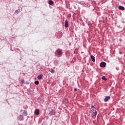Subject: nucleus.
Segmentation results:
<instances>
[{"label":"nucleus","instance_id":"nucleus-2","mask_svg":"<svg viewBox=\"0 0 125 125\" xmlns=\"http://www.w3.org/2000/svg\"><path fill=\"white\" fill-rule=\"evenodd\" d=\"M92 112L94 114L91 115L92 118H96V115H97V111L95 109H93Z\"/></svg>","mask_w":125,"mask_h":125},{"label":"nucleus","instance_id":"nucleus-3","mask_svg":"<svg viewBox=\"0 0 125 125\" xmlns=\"http://www.w3.org/2000/svg\"><path fill=\"white\" fill-rule=\"evenodd\" d=\"M100 67H102V68H105L106 67V62H102L100 63Z\"/></svg>","mask_w":125,"mask_h":125},{"label":"nucleus","instance_id":"nucleus-10","mask_svg":"<svg viewBox=\"0 0 125 125\" xmlns=\"http://www.w3.org/2000/svg\"><path fill=\"white\" fill-rule=\"evenodd\" d=\"M53 3H54V2H53L52 0H49L48 4H49V5H52Z\"/></svg>","mask_w":125,"mask_h":125},{"label":"nucleus","instance_id":"nucleus-21","mask_svg":"<svg viewBox=\"0 0 125 125\" xmlns=\"http://www.w3.org/2000/svg\"><path fill=\"white\" fill-rule=\"evenodd\" d=\"M65 55H66V57H68V56H69V53H66Z\"/></svg>","mask_w":125,"mask_h":125},{"label":"nucleus","instance_id":"nucleus-23","mask_svg":"<svg viewBox=\"0 0 125 125\" xmlns=\"http://www.w3.org/2000/svg\"><path fill=\"white\" fill-rule=\"evenodd\" d=\"M78 90V89L77 88H74V91H77Z\"/></svg>","mask_w":125,"mask_h":125},{"label":"nucleus","instance_id":"nucleus-17","mask_svg":"<svg viewBox=\"0 0 125 125\" xmlns=\"http://www.w3.org/2000/svg\"><path fill=\"white\" fill-rule=\"evenodd\" d=\"M20 12V9H18L15 11V13H17V14H18V13H19Z\"/></svg>","mask_w":125,"mask_h":125},{"label":"nucleus","instance_id":"nucleus-8","mask_svg":"<svg viewBox=\"0 0 125 125\" xmlns=\"http://www.w3.org/2000/svg\"><path fill=\"white\" fill-rule=\"evenodd\" d=\"M64 26L65 28H68L69 27V24L68 23V20L65 21Z\"/></svg>","mask_w":125,"mask_h":125},{"label":"nucleus","instance_id":"nucleus-14","mask_svg":"<svg viewBox=\"0 0 125 125\" xmlns=\"http://www.w3.org/2000/svg\"><path fill=\"white\" fill-rule=\"evenodd\" d=\"M49 72H50L52 74H54V73H55V70L52 68H51L49 70Z\"/></svg>","mask_w":125,"mask_h":125},{"label":"nucleus","instance_id":"nucleus-24","mask_svg":"<svg viewBox=\"0 0 125 125\" xmlns=\"http://www.w3.org/2000/svg\"><path fill=\"white\" fill-rule=\"evenodd\" d=\"M25 83H26L27 84H29V83H30L28 82L27 81H26L25 82Z\"/></svg>","mask_w":125,"mask_h":125},{"label":"nucleus","instance_id":"nucleus-6","mask_svg":"<svg viewBox=\"0 0 125 125\" xmlns=\"http://www.w3.org/2000/svg\"><path fill=\"white\" fill-rule=\"evenodd\" d=\"M22 114L25 116V117L28 116V112L27 111V110L24 109Z\"/></svg>","mask_w":125,"mask_h":125},{"label":"nucleus","instance_id":"nucleus-22","mask_svg":"<svg viewBox=\"0 0 125 125\" xmlns=\"http://www.w3.org/2000/svg\"><path fill=\"white\" fill-rule=\"evenodd\" d=\"M91 108H92V109H95V107H94V106H93V105H92V106H91Z\"/></svg>","mask_w":125,"mask_h":125},{"label":"nucleus","instance_id":"nucleus-26","mask_svg":"<svg viewBox=\"0 0 125 125\" xmlns=\"http://www.w3.org/2000/svg\"><path fill=\"white\" fill-rule=\"evenodd\" d=\"M119 54H123V52H119Z\"/></svg>","mask_w":125,"mask_h":125},{"label":"nucleus","instance_id":"nucleus-20","mask_svg":"<svg viewBox=\"0 0 125 125\" xmlns=\"http://www.w3.org/2000/svg\"><path fill=\"white\" fill-rule=\"evenodd\" d=\"M49 118V117L48 116H45L44 117V119H45V120H48Z\"/></svg>","mask_w":125,"mask_h":125},{"label":"nucleus","instance_id":"nucleus-13","mask_svg":"<svg viewBox=\"0 0 125 125\" xmlns=\"http://www.w3.org/2000/svg\"><path fill=\"white\" fill-rule=\"evenodd\" d=\"M55 114V112L54 111V110H51L50 112V115H54Z\"/></svg>","mask_w":125,"mask_h":125},{"label":"nucleus","instance_id":"nucleus-7","mask_svg":"<svg viewBox=\"0 0 125 125\" xmlns=\"http://www.w3.org/2000/svg\"><path fill=\"white\" fill-rule=\"evenodd\" d=\"M110 98H111V97L106 96L105 98L104 99V101L105 102H107L108 100H110Z\"/></svg>","mask_w":125,"mask_h":125},{"label":"nucleus","instance_id":"nucleus-11","mask_svg":"<svg viewBox=\"0 0 125 125\" xmlns=\"http://www.w3.org/2000/svg\"><path fill=\"white\" fill-rule=\"evenodd\" d=\"M119 9H120V10H125V7L120 5L119 6Z\"/></svg>","mask_w":125,"mask_h":125},{"label":"nucleus","instance_id":"nucleus-27","mask_svg":"<svg viewBox=\"0 0 125 125\" xmlns=\"http://www.w3.org/2000/svg\"><path fill=\"white\" fill-rule=\"evenodd\" d=\"M23 111V110L22 109H21V112Z\"/></svg>","mask_w":125,"mask_h":125},{"label":"nucleus","instance_id":"nucleus-18","mask_svg":"<svg viewBox=\"0 0 125 125\" xmlns=\"http://www.w3.org/2000/svg\"><path fill=\"white\" fill-rule=\"evenodd\" d=\"M21 83H24V84H26V83H25V81H24V80H21Z\"/></svg>","mask_w":125,"mask_h":125},{"label":"nucleus","instance_id":"nucleus-1","mask_svg":"<svg viewBox=\"0 0 125 125\" xmlns=\"http://www.w3.org/2000/svg\"><path fill=\"white\" fill-rule=\"evenodd\" d=\"M25 119L24 116L22 115H20L17 117L18 121L21 122V121H23Z\"/></svg>","mask_w":125,"mask_h":125},{"label":"nucleus","instance_id":"nucleus-5","mask_svg":"<svg viewBox=\"0 0 125 125\" xmlns=\"http://www.w3.org/2000/svg\"><path fill=\"white\" fill-rule=\"evenodd\" d=\"M34 114L37 116H38V115H40V110H39V109H36L34 111Z\"/></svg>","mask_w":125,"mask_h":125},{"label":"nucleus","instance_id":"nucleus-15","mask_svg":"<svg viewBox=\"0 0 125 125\" xmlns=\"http://www.w3.org/2000/svg\"><path fill=\"white\" fill-rule=\"evenodd\" d=\"M34 83L36 85H38V84H40V82H39V81H35Z\"/></svg>","mask_w":125,"mask_h":125},{"label":"nucleus","instance_id":"nucleus-9","mask_svg":"<svg viewBox=\"0 0 125 125\" xmlns=\"http://www.w3.org/2000/svg\"><path fill=\"white\" fill-rule=\"evenodd\" d=\"M42 77H43V75L42 74H40L39 75L38 77H37V78L39 79V80H42Z\"/></svg>","mask_w":125,"mask_h":125},{"label":"nucleus","instance_id":"nucleus-25","mask_svg":"<svg viewBox=\"0 0 125 125\" xmlns=\"http://www.w3.org/2000/svg\"><path fill=\"white\" fill-rule=\"evenodd\" d=\"M72 15L70 14H68V17H71Z\"/></svg>","mask_w":125,"mask_h":125},{"label":"nucleus","instance_id":"nucleus-16","mask_svg":"<svg viewBox=\"0 0 125 125\" xmlns=\"http://www.w3.org/2000/svg\"><path fill=\"white\" fill-rule=\"evenodd\" d=\"M102 79L103 80V81H107L108 79H107V78H106V77L105 76H103L102 77Z\"/></svg>","mask_w":125,"mask_h":125},{"label":"nucleus","instance_id":"nucleus-4","mask_svg":"<svg viewBox=\"0 0 125 125\" xmlns=\"http://www.w3.org/2000/svg\"><path fill=\"white\" fill-rule=\"evenodd\" d=\"M57 53L58 55H60L61 56H62V55L63 54V52H62V50L61 49L58 50Z\"/></svg>","mask_w":125,"mask_h":125},{"label":"nucleus","instance_id":"nucleus-12","mask_svg":"<svg viewBox=\"0 0 125 125\" xmlns=\"http://www.w3.org/2000/svg\"><path fill=\"white\" fill-rule=\"evenodd\" d=\"M91 59L92 60V61H93V62H95V57L93 56V55L91 56Z\"/></svg>","mask_w":125,"mask_h":125},{"label":"nucleus","instance_id":"nucleus-19","mask_svg":"<svg viewBox=\"0 0 125 125\" xmlns=\"http://www.w3.org/2000/svg\"><path fill=\"white\" fill-rule=\"evenodd\" d=\"M42 125H47V123H46V122H44L42 123Z\"/></svg>","mask_w":125,"mask_h":125}]
</instances>
